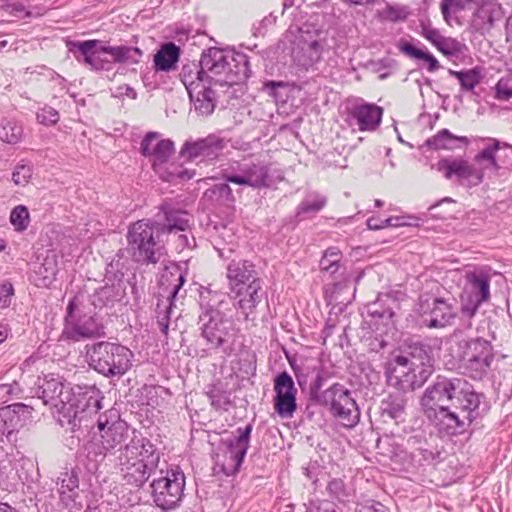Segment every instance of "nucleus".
Returning a JSON list of instances; mask_svg holds the SVG:
<instances>
[{"mask_svg":"<svg viewBox=\"0 0 512 512\" xmlns=\"http://www.w3.org/2000/svg\"><path fill=\"white\" fill-rule=\"evenodd\" d=\"M166 223L149 219L138 220L130 225L127 233L128 249L134 261L142 264H156L164 256L161 244L162 234L185 231L189 228L188 213L162 206Z\"/></svg>","mask_w":512,"mask_h":512,"instance_id":"f257e3e1","label":"nucleus"},{"mask_svg":"<svg viewBox=\"0 0 512 512\" xmlns=\"http://www.w3.org/2000/svg\"><path fill=\"white\" fill-rule=\"evenodd\" d=\"M38 397L42 399L44 405H50L58 413L63 414L64 417L73 418L74 421H81L85 414L97 413L102 408L100 399L87 398L84 394L75 395L70 384L54 375L45 378L39 387Z\"/></svg>","mask_w":512,"mask_h":512,"instance_id":"f03ea898","label":"nucleus"},{"mask_svg":"<svg viewBox=\"0 0 512 512\" xmlns=\"http://www.w3.org/2000/svg\"><path fill=\"white\" fill-rule=\"evenodd\" d=\"M117 460L126 484L139 488L158 467L160 453L150 440L135 435L120 449Z\"/></svg>","mask_w":512,"mask_h":512,"instance_id":"7ed1b4c3","label":"nucleus"},{"mask_svg":"<svg viewBox=\"0 0 512 512\" xmlns=\"http://www.w3.org/2000/svg\"><path fill=\"white\" fill-rule=\"evenodd\" d=\"M209 85H235L249 77V63L243 53L211 47L201 55Z\"/></svg>","mask_w":512,"mask_h":512,"instance_id":"20e7f679","label":"nucleus"},{"mask_svg":"<svg viewBox=\"0 0 512 512\" xmlns=\"http://www.w3.org/2000/svg\"><path fill=\"white\" fill-rule=\"evenodd\" d=\"M479 405V395L469 393L460 402L441 407L426 416L440 432L450 436L460 435L466 432L477 418Z\"/></svg>","mask_w":512,"mask_h":512,"instance_id":"39448f33","label":"nucleus"},{"mask_svg":"<svg viewBox=\"0 0 512 512\" xmlns=\"http://www.w3.org/2000/svg\"><path fill=\"white\" fill-rule=\"evenodd\" d=\"M140 150L142 155L149 159L154 171L164 181L191 179L194 176V172L168 163L175 152L174 143L169 139H159V134L156 132L146 134L141 142Z\"/></svg>","mask_w":512,"mask_h":512,"instance_id":"423d86ee","label":"nucleus"},{"mask_svg":"<svg viewBox=\"0 0 512 512\" xmlns=\"http://www.w3.org/2000/svg\"><path fill=\"white\" fill-rule=\"evenodd\" d=\"M90 367L105 377L124 375L131 367L132 352L117 343L100 341L86 346Z\"/></svg>","mask_w":512,"mask_h":512,"instance_id":"0eeeda50","label":"nucleus"},{"mask_svg":"<svg viewBox=\"0 0 512 512\" xmlns=\"http://www.w3.org/2000/svg\"><path fill=\"white\" fill-rule=\"evenodd\" d=\"M199 323L209 349L221 350L225 355L233 352L238 329L231 319L219 310L210 309L200 315Z\"/></svg>","mask_w":512,"mask_h":512,"instance_id":"6e6552de","label":"nucleus"},{"mask_svg":"<svg viewBox=\"0 0 512 512\" xmlns=\"http://www.w3.org/2000/svg\"><path fill=\"white\" fill-rule=\"evenodd\" d=\"M62 335L66 339L77 342L83 339L102 337L105 335V331L103 325L96 318V313L88 310L79 297H74L67 306Z\"/></svg>","mask_w":512,"mask_h":512,"instance_id":"1a4fd4ad","label":"nucleus"},{"mask_svg":"<svg viewBox=\"0 0 512 512\" xmlns=\"http://www.w3.org/2000/svg\"><path fill=\"white\" fill-rule=\"evenodd\" d=\"M463 378L437 377L433 385L429 386L421 398V405L425 415L446 405L460 402L466 394L475 393Z\"/></svg>","mask_w":512,"mask_h":512,"instance_id":"9d476101","label":"nucleus"},{"mask_svg":"<svg viewBox=\"0 0 512 512\" xmlns=\"http://www.w3.org/2000/svg\"><path fill=\"white\" fill-rule=\"evenodd\" d=\"M425 359V362L417 363L409 361L407 356H396L388 368L389 381L403 391L420 388L434 371L432 358Z\"/></svg>","mask_w":512,"mask_h":512,"instance_id":"9b49d317","label":"nucleus"},{"mask_svg":"<svg viewBox=\"0 0 512 512\" xmlns=\"http://www.w3.org/2000/svg\"><path fill=\"white\" fill-rule=\"evenodd\" d=\"M316 404L325 406L331 415L343 426L352 428L360 420V411L352 392L342 384L335 383L325 389L321 397L318 396Z\"/></svg>","mask_w":512,"mask_h":512,"instance_id":"f8f14e48","label":"nucleus"},{"mask_svg":"<svg viewBox=\"0 0 512 512\" xmlns=\"http://www.w3.org/2000/svg\"><path fill=\"white\" fill-rule=\"evenodd\" d=\"M155 505L165 511L179 506L185 488V475L179 469L167 471L166 475L154 479L150 485Z\"/></svg>","mask_w":512,"mask_h":512,"instance_id":"ddd939ff","label":"nucleus"},{"mask_svg":"<svg viewBox=\"0 0 512 512\" xmlns=\"http://www.w3.org/2000/svg\"><path fill=\"white\" fill-rule=\"evenodd\" d=\"M221 175L227 182L258 189L268 186L269 168L262 162L235 161L223 168Z\"/></svg>","mask_w":512,"mask_h":512,"instance_id":"4468645a","label":"nucleus"},{"mask_svg":"<svg viewBox=\"0 0 512 512\" xmlns=\"http://www.w3.org/2000/svg\"><path fill=\"white\" fill-rule=\"evenodd\" d=\"M467 287L461 296L462 312L469 317L475 315L481 304L490 298V276L482 269L468 271L465 275Z\"/></svg>","mask_w":512,"mask_h":512,"instance_id":"2eb2a0df","label":"nucleus"},{"mask_svg":"<svg viewBox=\"0 0 512 512\" xmlns=\"http://www.w3.org/2000/svg\"><path fill=\"white\" fill-rule=\"evenodd\" d=\"M68 46L76 60L87 65L91 70H112V61L106 57L108 46L102 45L100 40L70 42Z\"/></svg>","mask_w":512,"mask_h":512,"instance_id":"dca6fc26","label":"nucleus"},{"mask_svg":"<svg viewBox=\"0 0 512 512\" xmlns=\"http://www.w3.org/2000/svg\"><path fill=\"white\" fill-rule=\"evenodd\" d=\"M493 348L489 341L476 338L467 341L462 359L472 378H481L493 361Z\"/></svg>","mask_w":512,"mask_h":512,"instance_id":"f3484780","label":"nucleus"},{"mask_svg":"<svg viewBox=\"0 0 512 512\" xmlns=\"http://www.w3.org/2000/svg\"><path fill=\"white\" fill-rule=\"evenodd\" d=\"M251 432L252 425L248 424L244 428L239 427L237 429V436L223 441L225 451L222 470L227 476L234 475L239 471L249 448Z\"/></svg>","mask_w":512,"mask_h":512,"instance_id":"a211bd4d","label":"nucleus"},{"mask_svg":"<svg viewBox=\"0 0 512 512\" xmlns=\"http://www.w3.org/2000/svg\"><path fill=\"white\" fill-rule=\"evenodd\" d=\"M225 147L226 142L223 138L210 134L204 138L187 140L181 147L180 157L188 161L198 158L214 160L222 154Z\"/></svg>","mask_w":512,"mask_h":512,"instance_id":"6ab92c4d","label":"nucleus"},{"mask_svg":"<svg viewBox=\"0 0 512 512\" xmlns=\"http://www.w3.org/2000/svg\"><path fill=\"white\" fill-rule=\"evenodd\" d=\"M274 409L282 418H290L297 409V389L287 372L280 373L274 381Z\"/></svg>","mask_w":512,"mask_h":512,"instance_id":"aec40b11","label":"nucleus"},{"mask_svg":"<svg viewBox=\"0 0 512 512\" xmlns=\"http://www.w3.org/2000/svg\"><path fill=\"white\" fill-rule=\"evenodd\" d=\"M230 292L237 300V308L244 315L245 320H249V316L254 313L265 296L262 279L230 290Z\"/></svg>","mask_w":512,"mask_h":512,"instance_id":"412c9836","label":"nucleus"},{"mask_svg":"<svg viewBox=\"0 0 512 512\" xmlns=\"http://www.w3.org/2000/svg\"><path fill=\"white\" fill-rule=\"evenodd\" d=\"M436 169L444 174V177L451 180L456 177L462 183L464 180L475 179L474 185L482 182V174L478 172L473 165L462 158H443L436 163Z\"/></svg>","mask_w":512,"mask_h":512,"instance_id":"4be33fe9","label":"nucleus"},{"mask_svg":"<svg viewBox=\"0 0 512 512\" xmlns=\"http://www.w3.org/2000/svg\"><path fill=\"white\" fill-rule=\"evenodd\" d=\"M226 279L229 290H233L261 278L252 262L238 259L228 263L226 267Z\"/></svg>","mask_w":512,"mask_h":512,"instance_id":"5701e85b","label":"nucleus"},{"mask_svg":"<svg viewBox=\"0 0 512 512\" xmlns=\"http://www.w3.org/2000/svg\"><path fill=\"white\" fill-rule=\"evenodd\" d=\"M478 5H481V7L477 10V18L486 19L485 24L491 27L494 23V17L492 15L493 5H487L486 0H442L440 6L444 19L449 22L450 13L461 12Z\"/></svg>","mask_w":512,"mask_h":512,"instance_id":"b1692460","label":"nucleus"},{"mask_svg":"<svg viewBox=\"0 0 512 512\" xmlns=\"http://www.w3.org/2000/svg\"><path fill=\"white\" fill-rule=\"evenodd\" d=\"M350 115L359 130L374 131L381 123L383 109L373 103L361 102L352 107Z\"/></svg>","mask_w":512,"mask_h":512,"instance_id":"393cba45","label":"nucleus"},{"mask_svg":"<svg viewBox=\"0 0 512 512\" xmlns=\"http://www.w3.org/2000/svg\"><path fill=\"white\" fill-rule=\"evenodd\" d=\"M213 85L204 84L201 88L190 91L189 97L193 104L195 112L202 116L210 115L216 106L215 92Z\"/></svg>","mask_w":512,"mask_h":512,"instance_id":"a878e982","label":"nucleus"},{"mask_svg":"<svg viewBox=\"0 0 512 512\" xmlns=\"http://www.w3.org/2000/svg\"><path fill=\"white\" fill-rule=\"evenodd\" d=\"M455 317L456 310L452 304L442 298H435L427 326L430 328H442L450 325Z\"/></svg>","mask_w":512,"mask_h":512,"instance_id":"bb28decb","label":"nucleus"},{"mask_svg":"<svg viewBox=\"0 0 512 512\" xmlns=\"http://www.w3.org/2000/svg\"><path fill=\"white\" fill-rule=\"evenodd\" d=\"M61 501L67 506H74L78 497L79 479L76 471L63 472L57 480Z\"/></svg>","mask_w":512,"mask_h":512,"instance_id":"cd10ccee","label":"nucleus"},{"mask_svg":"<svg viewBox=\"0 0 512 512\" xmlns=\"http://www.w3.org/2000/svg\"><path fill=\"white\" fill-rule=\"evenodd\" d=\"M97 425L101 433L100 438L105 443L106 449H114L121 444L127 436L128 430L121 422L112 423L108 426V421L99 419Z\"/></svg>","mask_w":512,"mask_h":512,"instance_id":"c85d7f7f","label":"nucleus"},{"mask_svg":"<svg viewBox=\"0 0 512 512\" xmlns=\"http://www.w3.org/2000/svg\"><path fill=\"white\" fill-rule=\"evenodd\" d=\"M34 0H27V5L17 0L5 1L0 9L16 18H30L44 15L47 8L45 6L32 5Z\"/></svg>","mask_w":512,"mask_h":512,"instance_id":"c756f323","label":"nucleus"},{"mask_svg":"<svg viewBox=\"0 0 512 512\" xmlns=\"http://www.w3.org/2000/svg\"><path fill=\"white\" fill-rule=\"evenodd\" d=\"M468 143L467 137L456 136L448 129H442L426 140V146L432 150H454L459 147V144L467 145Z\"/></svg>","mask_w":512,"mask_h":512,"instance_id":"7c9ffc66","label":"nucleus"},{"mask_svg":"<svg viewBox=\"0 0 512 512\" xmlns=\"http://www.w3.org/2000/svg\"><path fill=\"white\" fill-rule=\"evenodd\" d=\"M185 282V278L183 275H180L178 278V284L174 286L170 296L167 298L165 303H160V300L157 303V319L158 325L160 326V330L163 334L168 333L169 328V320L173 311V307L175 306V300L178 295L179 290Z\"/></svg>","mask_w":512,"mask_h":512,"instance_id":"2f4dec72","label":"nucleus"},{"mask_svg":"<svg viewBox=\"0 0 512 512\" xmlns=\"http://www.w3.org/2000/svg\"><path fill=\"white\" fill-rule=\"evenodd\" d=\"M180 78L188 93L193 91L194 88H201L202 85L208 84L204 70L202 69L201 60L198 64L189 63L183 65Z\"/></svg>","mask_w":512,"mask_h":512,"instance_id":"473e14b6","label":"nucleus"},{"mask_svg":"<svg viewBox=\"0 0 512 512\" xmlns=\"http://www.w3.org/2000/svg\"><path fill=\"white\" fill-rule=\"evenodd\" d=\"M180 50L172 42L166 43L154 55V66L157 71H170L176 67Z\"/></svg>","mask_w":512,"mask_h":512,"instance_id":"72a5a7b5","label":"nucleus"},{"mask_svg":"<svg viewBox=\"0 0 512 512\" xmlns=\"http://www.w3.org/2000/svg\"><path fill=\"white\" fill-rule=\"evenodd\" d=\"M106 50L112 57V63L138 64L143 56L142 50L133 46H108Z\"/></svg>","mask_w":512,"mask_h":512,"instance_id":"f704fd0d","label":"nucleus"},{"mask_svg":"<svg viewBox=\"0 0 512 512\" xmlns=\"http://www.w3.org/2000/svg\"><path fill=\"white\" fill-rule=\"evenodd\" d=\"M24 136L21 122L15 119H3L0 123V140L14 145L19 143Z\"/></svg>","mask_w":512,"mask_h":512,"instance_id":"c9c22d12","label":"nucleus"},{"mask_svg":"<svg viewBox=\"0 0 512 512\" xmlns=\"http://www.w3.org/2000/svg\"><path fill=\"white\" fill-rule=\"evenodd\" d=\"M6 408H10V412L14 416L13 424L17 431L24 426L30 425L34 421V408L29 405L15 403Z\"/></svg>","mask_w":512,"mask_h":512,"instance_id":"e433bc0d","label":"nucleus"},{"mask_svg":"<svg viewBox=\"0 0 512 512\" xmlns=\"http://www.w3.org/2000/svg\"><path fill=\"white\" fill-rule=\"evenodd\" d=\"M449 74L457 78L460 82L462 89L473 91L474 88L481 82L482 75L479 68H472L463 71L449 70Z\"/></svg>","mask_w":512,"mask_h":512,"instance_id":"4c0bfd02","label":"nucleus"},{"mask_svg":"<svg viewBox=\"0 0 512 512\" xmlns=\"http://www.w3.org/2000/svg\"><path fill=\"white\" fill-rule=\"evenodd\" d=\"M437 49L453 61L462 58L467 51L465 44L450 37H443Z\"/></svg>","mask_w":512,"mask_h":512,"instance_id":"58836bf2","label":"nucleus"},{"mask_svg":"<svg viewBox=\"0 0 512 512\" xmlns=\"http://www.w3.org/2000/svg\"><path fill=\"white\" fill-rule=\"evenodd\" d=\"M326 197L319 193H310L300 203L297 209V214L304 215L309 213H317L326 205Z\"/></svg>","mask_w":512,"mask_h":512,"instance_id":"ea45409f","label":"nucleus"},{"mask_svg":"<svg viewBox=\"0 0 512 512\" xmlns=\"http://www.w3.org/2000/svg\"><path fill=\"white\" fill-rule=\"evenodd\" d=\"M486 147L476 155V160H486L494 168H497V162L495 154L501 148H511L507 143H502L497 139L488 138Z\"/></svg>","mask_w":512,"mask_h":512,"instance_id":"a19ab883","label":"nucleus"},{"mask_svg":"<svg viewBox=\"0 0 512 512\" xmlns=\"http://www.w3.org/2000/svg\"><path fill=\"white\" fill-rule=\"evenodd\" d=\"M341 252L336 247H330L325 250L319 266L322 271L334 274L340 267Z\"/></svg>","mask_w":512,"mask_h":512,"instance_id":"79ce46f5","label":"nucleus"},{"mask_svg":"<svg viewBox=\"0 0 512 512\" xmlns=\"http://www.w3.org/2000/svg\"><path fill=\"white\" fill-rule=\"evenodd\" d=\"M13 414L10 412V408L0 409V440L6 437L9 442L16 440L14 433L17 431L13 424Z\"/></svg>","mask_w":512,"mask_h":512,"instance_id":"37998d69","label":"nucleus"},{"mask_svg":"<svg viewBox=\"0 0 512 512\" xmlns=\"http://www.w3.org/2000/svg\"><path fill=\"white\" fill-rule=\"evenodd\" d=\"M84 450L87 458L97 463L103 461L107 452L110 451L106 449V445L101 438H93L85 444Z\"/></svg>","mask_w":512,"mask_h":512,"instance_id":"c03bdc74","label":"nucleus"},{"mask_svg":"<svg viewBox=\"0 0 512 512\" xmlns=\"http://www.w3.org/2000/svg\"><path fill=\"white\" fill-rule=\"evenodd\" d=\"M383 415H387L391 419H400L405 411V401L401 397L390 396L388 400L382 403Z\"/></svg>","mask_w":512,"mask_h":512,"instance_id":"a18cd8bd","label":"nucleus"},{"mask_svg":"<svg viewBox=\"0 0 512 512\" xmlns=\"http://www.w3.org/2000/svg\"><path fill=\"white\" fill-rule=\"evenodd\" d=\"M10 222L14 229L22 232L27 229L30 222L29 211L26 206L18 205L11 211Z\"/></svg>","mask_w":512,"mask_h":512,"instance_id":"49530a36","label":"nucleus"},{"mask_svg":"<svg viewBox=\"0 0 512 512\" xmlns=\"http://www.w3.org/2000/svg\"><path fill=\"white\" fill-rule=\"evenodd\" d=\"M115 297V289L113 286H103L91 296V305H93L94 308H102L112 304Z\"/></svg>","mask_w":512,"mask_h":512,"instance_id":"de8ad7c7","label":"nucleus"},{"mask_svg":"<svg viewBox=\"0 0 512 512\" xmlns=\"http://www.w3.org/2000/svg\"><path fill=\"white\" fill-rule=\"evenodd\" d=\"M329 378L328 372L323 369L317 372L315 380L310 385V399L316 403L318 402V396L321 397L325 390H322L324 383Z\"/></svg>","mask_w":512,"mask_h":512,"instance_id":"09e8293b","label":"nucleus"},{"mask_svg":"<svg viewBox=\"0 0 512 512\" xmlns=\"http://www.w3.org/2000/svg\"><path fill=\"white\" fill-rule=\"evenodd\" d=\"M36 118L40 124L51 126L59 121V113L53 107L45 105L37 111Z\"/></svg>","mask_w":512,"mask_h":512,"instance_id":"8fccbe9b","label":"nucleus"},{"mask_svg":"<svg viewBox=\"0 0 512 512\" xmlns=\"http://www.w3.org/2000/svg\"><path fill=\"white\" fill-rule=\"evenodd\" d=\"M32 176V168L27 164H18L13 173L12 180L16 185L25 186Z\"/></svg>","mask_w":512,"mask_h":512,"instance_id":"3c124183","label":"nucleus"},{"mask_svg":"<svg viewBox=\"0 0 512 512\" xmlns=\"http://www.w3.org/2000/svg\"><path fill=\"white\" fill-rule=\"evenodd\" d=\"M429 348L423 344L416 343L410 346L409 361H416L417 363L425 362V358H431L428 354Z\"/></svg>","mask_w":512,"mask_h":512,"instance_id":"603ef678","label":"nucleus"},{"mask_svg":"<svg viewBox=\"0 0 512 512\" xmlns=\"http://www.w3.org/2000/svg\"><path fill=\"white\" fill-rule=\"evenodd\" d=\"M512 97V87L509 80L501 78L495 86V98L501 101H507Z\"/></svg>","mask_w":512,"mask_h":512,"instance_id":"864d4df0","label":"nucleus"},{"mask_svg":"<svg viewBox=\"0 0 512 512\" xmlns=\"http://www.w3.org/2000/svg\"><path fill=\"white\" fill-rule=\"evenodd\" d=\"M14 296V288L13 285L5 281L0 284V308L4 309L7 308L12 301V298Z\"/></svg>","mask_w":512,"mask_h":512,"instance_id":"5fc2aeb1","label":"nucleus"},{"mask_svg":"<svg viewBox=\"0 0 512 512\" xmlns=\"http://www.w3.org/2000/svg\"><path fill=\"white\" fill-rule=\"evenodd\" d=\"M327 490L331 496L338 499L339 501H344L347 496L344 483L340 479L331 480L328 483Z\"/></svg>","mask_w":512,"mask_h":512,"instance_id":"6e6d98bb","label":"nucleus"},{"mask_svg":"<svg viewBox=\"0 0 512 512\" xmlns=\"http://www.w3.org/2000/svg\"><path fill=\"white\" fill-rule=\"evenodd\" d=\"M400 50L406 54L407 56L415 59H422L424 56V52L421 49L416 48L414 45H412L409 42H403L400 44Z\"/></svg>","mask_w":512,"mask_h":512,"instance_id":"4d7b16f0","label":"nucleus"},{"mask_svg":"<svg viewBox=\"0 0 512 512\" xmlns=\"http://www.w3.org/2000/svg\"><path fill=\"white\" fill-rule=\"evenodd\" d=\"M306 512H336L333 504L328 501H323L320 503L312 502Z\"/></svg>","mask_w":512,"mask_h":512,"instance_id":"13d9d810","label":"nucleus"},{"mask_svg":"<svg viewBox=\"0 0 512 512\" xmlns=\"http://www.w3.org/2000/svg\"><path fill=\"white\" fill-rule=\"evenodd\" d=\"M423 35L427 40L433 43L436 48L438 47L440 41L443 39V36L439 33V31L434 28L424 27Z\"/></svg>","mask_w":512,"mask_h":512,"instance_id":"bf43d9fd","label":"nucleus"},{"mask_svg":"<svg viewBox=\"0 0 512 512\" xmlns=\"http://www.w3.org/2000/svg\"><path fill=\"white\" fill-rule=\"evenodd\" d=\"M384 15L388 20L397 21L405 18V11L399 7L389 6L385 11Z\"/></svg>","mask_w":512,"mask_h":512,"instance_id":"052dcab7","label":"nucleus"},{"mask_svg":"<svg viewBox=\"0 0 512 512\" xmlns=\"http://www.w3.org/2000/svg\"><path fill=\"white\" fill-rule=\"evenodd\" d=\"M357 512H386V508L379 502L362 504L357 508Z\"/></svg>","mask_w":512,"mask_h":512,"instance_id":"680f3d73","label":"nucleus"},{"mask_svg":"<svg viewBox=\"0 0 512 512\" xmlns=\"http://www.w3.org/2000/svg\"><path fill=\"white\" fill-rule=\"evenodd\" d=\"M16 385L15 382L12 384H0V402L4 403L8 400V396L14 393Z\"/></svg>","mask_w":512,"mask_h":512,"instance_id":"e2e57ef3","label":"nucleus"},{"mask_svg":"<svg viewBox=\"0 0 512 512\" xmlns=\"http://www.w3.org/2000/svg\"><path fill=\"white\" fill-rule=\"evenodd\" d=\"M421 60H424L428 63V71L434 72L439 68V62L438 60L430 53L424 52V56Z\"/></svg>","mask_w":512,"mask_h":512,"instance_id":"0e129e2a","label":"nucleus"},{"mask_svg":"<svg viewBox=\"0 0 512 512\" xmlns=\"http://www.w3.org/2000/svg\"><path fill=\"white\" fill-rule=\"evenodd\" d=\"M207 396L211 401V405L215 408H220L222 406L220 397L218 396V392L215 390H210L207 392Z\"/></svg>","mask_w":512,"mask_h":512,"instance_id":"69168bd1","label":"nucleus"},{"mask_svg":"<svg viewBox=\"0 0 512 512\" xmlns=\"http://www.w3.org/2000/svg\"><path fill=\"white\" fill-rule=\"evenodd\" d=\"M381 224L383 225V228L389 227V226H401L402 223L400 222L399 218H387L384 221H381Z\"/></svg>","mask_w":512,"mask_h":512,"instance_id":"338daca9","label":"nucleus"},{"mask_svg":"<svg viewBox=\"0 0 512 512\" xmlns=\"http://www.w3.org/2000/svg\"><path fill=\"white\" fill-rule=\"evenodd\" d=\"M367 226L369 229L371 230H379V229H382L383 228V225L381 224V222H379L377 219L375 218H369L367 220Z\"/></svg>","mask_w":512,"mask_h":512,"instance_id":"774afa93","label":"nucleus"}]
</instances>
